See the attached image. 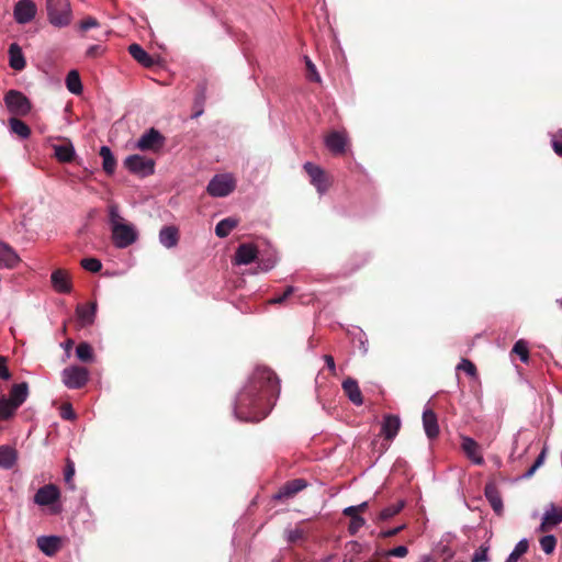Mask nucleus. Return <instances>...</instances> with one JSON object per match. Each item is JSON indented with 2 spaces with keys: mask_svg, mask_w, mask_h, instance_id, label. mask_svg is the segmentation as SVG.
I'll use <instances>...</instances> for the list:
<instances>
[{
  "mask_svg": "<svg viewBox=\"0 0 562 562\" xmlns=\"http://www.w3.org/2000/svg\"><path fill=\"white\" fill-rule=\"evenodd\" d=\"M342 514H344L345 516L350 517V519H352V517H357V516H359V515H358V507H356V506H348V507H346V508L342 510Z\"/></svg>",
  "mask_w": 562,
  "mask_h": 562,
  "instance_id": "nucleus-58",
  "label": "nucleus"
},
{
  "mask_svg": "<svg viewBox=\"0 0 562 562\" xmlns=\"http://www.w3.org/2000/svg\"><path fill=\"white\" fill-rule=\"evenodd\" d=\"M294 286H288L282 295L272 297L269 300V304H281L283 303L290 295L294 293Z\"/></svg>",
  "mask_w": 562,
  "mask_h": 562,
  "instance_id": "nucleus-51",
  "label": "nucleus"
},
{
  "mask_svg": "<svg viewBox=\"0 0 562 562\" xmlns=\"http://www.w3.org/2000/svg\"><path fill=\"white\" fill-rule=\"evenodd\" d=\"M81 267L92 273H97L102 269V263L97 258H83L80 262Z\"/></svg>",
  "mask_w": 562,
  "mask_h": 562,
  "instance_id": "nucleus-41",
  "label": "nucleus"
},
{
  "mask_svg": "<svg viewBox=\"0 0 562 562\" xmlns=\"http://www.w3.org/2000/svg\"><path fill=\"white\" fill-rule=\"evenodd\" d=\"M75 475V464L69 459L67 460L66 469H65V482L70 484L72 482V477Z\"/></svg>",
  "mask_w": 562,
  "mask_h": 562,
  "instance_id": "nucleus-54",
  "label": "nucleus"
},
{
  "mask_svg": "<svg viewBox=\"0 0 562 562\" xmlns=\"http://www.w3.org/2000/svg\"><path fill=\"white\" fill-rule=\"evenodd\" d=\"M303 537V531L300 528H294L286 531V540L289 542H296Z\"/></svg>",
  "mask_w": 562,
  "mask_h": 562,
  "instance_id": "nucleus-55",
  "label": "nucleus"
},
{
  "mask_svg": "<svg viewBox=\"0 0 562 562\" xmlns=\"http://www.w3.org/2000/svg\"><path fill=\"white\" fill-rule=\"evenodd\" d=\"M36 543L45 555L53 557L60 548V538L57 536H40Z\"/></svg>",
  "mask_w": 562,
  "mask_h": 562,
  "instance_id": "nucleus-19",
  "label": "nucleus"
},
{
  "mask_svg": "<svg viewBox=\"0 0 562 562\" xmlns=\"http://www.w3.org/2000/svg\"><path fill=\"white\" fill-rule=\"evenodd\" d=\"M7 361L8 359L5 357L0 356V378L5 381L11 379V373L7 367Z\"/></svg>",
  "mask_w": 562,
  "mask_h": 562,
  "instance_id": "nucleus-53",
  "label": "nucleus"
},
{
  "mask_svg": "<svg viewBox=\"0 0 562 562\" xmlns=\"http://www.w3.org/2000/svg\"><path fill=\"white\" fill-rule=\"evenodd\" d=\"M546 449H543L540 454L535 460L533 464L528 469V471L521 475V479H529L531 477L535 472L543 464L546 459Z\"/></svg>",
  "mask_w": 562,
  "mask_h": 562,
  "instance_id": "nucleus-43",
  "label": "nucleus"
},
{
  "mask_svg": "<svg viewBox=\"0 0 562 562\" xmlns=\"http://www.w3.org/2000/svg\"><path fill=\"white\" fill-rule=\"evenodd\" d=\"M356 507H358V512L364 510L368 507V502H363V503L357 505Z\"/></svg>",
  "mask_w": 562,
  "mask_h": 562,
  "instance_id": "nucleus-61",
  "label": "nucleus"
},
{
  "mask_svg": "<svg viewBox=\"0 0 562 562\" xmlns=\"http://www.w3.org/2000/svg\"><path fill=\"white\" fill-rule=\"evenodd\" d=\"M540 548L546 554H551L557 547V538L553 535H546L539 540Z\"/></svg>",
  "mask_w": 562,
  "mask_h": 562,
  "instance_id": "nucleus-40",
  "label": "nucleus"
},
{
  "mask_svg": "<svg viewBox=\"0 0 562 562\" xmlns=\"http://www.w3.org/2000/svg\"><path fill=\"white\" fill-rule=\"evenodd\" d=\"M128 53L136 61L145 67H150L154 64L153 57L147 52H145V49L139 44H131L128 46Z\"/></svg>",
  "mask_w": 562,
  "mask_h": 562,
  "instance_id": "nucleus-25",
  "label": "nucleus"
},
{
  "mask_svg": "<svg viewBox=\"0 0 562 562\" xmlns=\"http://www.w3.org/2000/svg\"><path fill=\"white\" fill-rule=\"evenodd\" d=\"M124 167L131 173L145 178L155 172V160L138 154H134L125 158Z\"/></svg>",
  "mask_w": 562,
  "mask_h": 562,
  "instance_id": "nucleus-5",
  "label": "nucleus"
},
{
  "mask_svg": "<svg viewBox=\"0 0 562 562\" xmlns=\"http://www.w3.org/2000/svg\"><path fill=\"white\" fill-rule=\"evenodd\" d=\"M488 550L490 547L487 544L480 546V548L474 552L471 562H488Z\"/></svg>",
  "mask_w": 562,
  "mask_h": 562,
  "instance_id": "nucleus-44",
  "label": "nucleus"
},
{
  "mask_svg": "<svg viewBox=\"0 0 562 562\" xmlns=\"http://www.w3.org/2000/svg\"><path fill=\"white\" fill-rule=\"evenodd\" d=\"M513 352H515L522 362H527L528 361V358H529V353H528V344L520 339L518 341L515 342L514 347H513Z\"/></svg>",
  "mask_w": 562,
  "mask_h": 562,
  "instance_id": "nucleus-42",
  "label": "nucleus"
},
{
  "mask_svg": "<svg viewBox=\"0 0 562 562\" xmlns=\"http://www.w3.org/2000/svg\"><path fill=\"white\" fill-rule=\"evenodd\" d=\"M47 19L55 27H66L72 21L69 0H46Z\"/></svg>",
  "mask_w": 562,
  "mask_h": 562,
  "instance_id": "nucleus-2",
  "label": "nucleus"
},
{
  "mask_svg": "<svg viewBox=\"0 0 562 562\" xmlns=\"http://www.w3.org/2000/svg\"><path fill=\"white\" fill-rule=\"evenodd\" d=\"M60 416L66 420L75 419L76 414L70 405H64L60 411Z\"/></svg>",
  "mask_w": 562,
  "mask_h": 562,
  "instance_id": "nucleus-56",
  "label": "nucleus"
},
{
  "mask_svg": "<svg viewBox=\"0 0 562 562\" xmlns=\"http://www.w3.org/2000/svg\"><path fill=\"white\" fill-rule=\"evenodd\" d=\"M325 144L333 154H342L347 144V136L342 132H333L326 137Z\"/></svg>",
  "mask_w": 562,
  "mask_h": 562,
  "instance_id": "nucleus-23",
  "label": "nucleus"
},
{
  "mask_svg": "<svg viewBox=\"0 0 562 562\" xmlns=\"http://www.w3.org/2000/svg\"><path fill=\"white\" fill-rule=\"evenodd\" d=\"M179 231L176 226H164L159 232V243L170 249L178 245Z\"/></svg>",
  "mask_w": 562,
  "mask_h": 562,
  "instance_id": "nucleus-24",
  "label": "nucleus"
},
{
  "mask_svg": "<svg viewBox=\"0 0 562 562\" xmlns=\"http://www.w3.org/2000/svg\"><path fill=\"white\" fill-rule=\"evenodd\" d=\"M405 527H406L405 525H401V526H397L392 529L383 530V531H381L380 537L381 538H391V537L397 535L400 531H402Z\"/></svg>",
  "mask_w": 562,
  "mask_h": 562,
  "instance_id": "nucleus-57",
  "label": "nucleus"
},
{
  "mask_svg": "<svg viewBox=\"0 0 562 562\" xmlns=\"http://www.w3.org/2000/svg\"><path fill=\"white\" fill-rule=\"evenodd\" d=\"M238 222L235 218L227 217L220 221L215 226V234L218 237H226L237 226Z\"/></svg>",
  "mask_w": 562,
  "mask_h": 562,
  "instance_id": "nucleus-34",
  "label": "nucleus"
},
{
  "mask_svg": "<svg viewBox=\"0 0 562 562\" xmlns=\"http://www.w3.org/2000/svg\"><path fill=\"white\" fill-rule=\"evenodd\" d=\"M562 522V503H549L543 510L541 524L538 527V531H549Z\"/></svg>",
  "mask_w": 562,
  "mask_h": 562,
  "instance_id": "nucleus-9",
  "label": "nucleus"
},
{
  "mask_svg": "<svg viewBox=\"0 0 562 562\" xmlns=\"http://www.w3.org/2000/svg\"><path fill=\"white\" fill-rule=\"evenodd\" d=\"M98 26H99V22L92 16H88L79 23V29L83 32L89 31L90 29H93V27H98Z\"/></svg>",
  "mask_w": 562,
  "mask_h": 562,
  "instance_id": "nucleus-50",
  "label": "nucleus"
},
{
  "mask_svg": "<svg viewBox=\"0 0 562 562\" xmlns=\"http://www.w3.org/2000/svg\"><path fill=\"white\" fill-rule=\"evenodd\" d=\"M16 460L18 454L15 449L9 446L0 447V468L9 470L14 467Z\"/></svg>",
  "mask_w": 562,
  "mask_h": 562,
  "instance_id": "nucleus-27",
  "label": "nucleus"
},
{
  "mask_svg": "<svg viewBox=\"0 0 562 562\" xmlns=\"http://www.w3.org/2000/svg\"><path fill=\"white\" fill-rule=\"evenodd\" d=\"M401 428V419L396 415H386L383 418L381 426V434L387 439L392 440L396 437Z\"/></svg>",
  "mask_w": 562,
  "mask_h": 562,
  "instance_id": "nucleus-21",
  "label": "nucleus"
},
{
  "mask_svg": "<svg viewBox=\"0 0 562 562\" xmlns=\"http://www.w3.org/2000/svg\"><path fill=\"white\" fill-rule=\"evenodd\" d=\"M257 258V249L251 244H241L235 252L236 265H249Z\"/></svg>",
  "mask_w": 562,
  "mask_h": 562,
  "instance_id": "nucleus-20",
  "label": "nucleus"
},
{
  "mask_svg": "<svg viewBox=\"0 0 562 562\" xmlns=\"http://www.w3.org/2000/svg\"><path fill=\"white\" fill-rule=\"evenodd\" d=\"M342 390L352 404H355L357 406H360L363 404V398H362L360 387L358 385V382L355 379H351V378L346 379L342 382Z\"/></svg>",
  "mask_w": 562,
  "mask_h": 562,
  "instance_id": "nucleus-22",
  "label": "nucleus"
},
{
  "mask_svg": "<svg viewBox=\"0 0 562 562\" xmlns=\"http://www.w3.org/2000/svg\"><path fill=\"white\" fill-rule=\"evenodd\" d=\"M165 143V136L157 128L150 127L143 133L134 147L140 151L158 153Z\"/></svg>",
  "mask_w": 562,
  "mask_h": 562,
  "instance_id": "nucleus-6",
  "label": "nucleus"
},
{
  "mask_svg": "<svg viewBox=\"0 0 562 562\" xmlns=\"http://www.w3.org/2000/svg\"><path fill=\"white\" fill-rule=\"evenodd\" d=\"M408 553V550L405 546H398L391 550H389L385 555L386 557H396V558H404Z\"/></svg>",
  "mask_w": 562,
  "mask_h": 562,
  "instance_id": "nucleus-52",
  "label": "nucleus"
},
{
  "mask_svg": "<svg viewBox=\"0 0 562 562\" xmlns=\"http://www.w3.org/2000/svg\"><path fill=\"white\" fill-rule=\"evenodd\" d=\"M18 405L13 403L10 398L7 397H0V418L1 419H8L12 417Z\"/></svg>",
  "mask_w": 562,
  "mask_h": 562,
  "instance_id": "nucleus-36",
  "label": "nucleus"
},
{
  "mask_svg": "<svg viewBox=\"0 0 562 562\" xmlns=\"http://www.w3.org/2000/svg\"><path fill=\"white\" fill-rule=\"evenodd\" d=\"M14 19L20 24L31 22L36 14V5L32 0H20L14 7Z\"/></svg>",
  "mask_w": 562,
  "mask_h": 562,
  "instance_id": "nucleus-11",
  "label": "nucleus"
},
{
  "mask_svg": "<svg viewBox=\"0 0 562 562\" xmlns=\"http://www.w3.org/2000/svg\"><path fill=\"white\" fill-rule=\"evenodd\" d=\"M100 156L102 158V167L103 170L108 175H112L116 167V160L112 154V150L108 146H102L100 148Z\"/></svg>",
  "mask_w": 562,
  "mask_h": 562,
  "instance_id": "nucleus-32",
  "label": "nucleus"
},
{
  "mask_svg": "<svg viewBox=\"0 0 562 562\" xmlns=\"http://www.w3.org/2000/svg\"><path fill=\"white\" fill-rule=\"evenodd\" d=\"M279 380L266 367H258L247 384L238 393L234 404V415L241 422L258 423L267 417L272 408V400L279 394Z\"/></svg>",
  "mask_w": 562,
  "mask_h": 562,
  "instance_id": "nucleus-1",
  "label": "nucleus"
},
{
  "mask_svg": "<svg viewBox=\"0 0 562 562\" xmlns=\"http://www.w3.org/2000/svg\"><path fill=\"white\" fill-rule=\"evenodd\" d=\"M50 282L54 290L58 293H69L71 291V283L69 276L66 271L57 269L50 276Z\"/></svg>",
  "mask_w": 562,
  "mask_h": 562,
  "instance_id": "nucleus-17",
  "label": "nucleus"
},
{
  "mask_svg": "<svg viewBox=\"0 0 562 562\" xmlns=\"http://www.w3.org/2000/svg\"><path fill=\"white\" fill-rule=\"evenodd\" d=\"M9 126L10 132L16 134L22 139H26L31 135L30 127L23 121L18 119V116L9 119Z\"/></svg>",
  "mask_w": 562,
  "mask_h": 562,
  "instance_id": "nucleus-31",
  "label": "nucleus"
},
{
  "mask_svg": "<svg viewBox=\"0 0 562 562\" xmlns=\"http://www.w3.org/2000/svg\"><path fill=\"white\" fill-rule=\"evenodd\" d=\"M66 87L72 94L79 95L82 93V83L77 70H70L66 77Z\"/></svg>",
  "mask_w": 562,
  "mask_h": 562,
  "instance_id": "nucleus-33",
  "label": "nucleus"
},
{
  "mask_svg": "<svg viewBox=\"0 0 562 562\" xmlns=\"http://www.w3.org/2000/svg\"><path fill=\"white\" fill-rule=\"evenodd\" d=\"M109 223L111 226V231L114 229L116 225L126 224L123 216L120 214L119 206L116 204H111L109 206Z\"/></svg>",
  "mask_w": 562,
  "mask_h": 562,
  "instance_id": "nucleus-38",
  "label": "nucleus"
},
{
  "mask_svg": "<svg viewBox=\"0 0 562 562\" xmlns=\"http://www.w3.org/2000/svg\"><path fill=\"white\" fill-rule=\"evenodd\" d=\"M366 524V520L363 517L361 516H357V517H352V519H350V524H349V527H348V530L350 532V535H356L360 528H362Z\"/></svg>",
  "mask_w": 562,
  "mask_h": 562,
  "instance_id": "nucleus-48",
  "label": "nucleus"
},
{
  "mask_svg": "<svg viewBox=\"0 0 562 562\" xmlns=\"http://www.w3.org/2000/svg\"><path fill=\"white\" fill-rule=\"evenodd\" d=\"M236 188V180L231 173L215 175L209 182L206 191L211 196L224 198L229 195Z\"/></svg>",
  "mask_w": 562,
  "mask_h": 562,
  "instance_id": "nucleus-4",
  "label": "nucleus"
},
{
  "mask_svg": "<svg viewBox=\"0 0 562 562\" xmlns=\"http://www.w3.org/2000/svg\"><path fill=\"white\" fill-rule=\"evenodd\" d=\"M10 67L14 70H22L25 67V59L21 47L13 43L9 47Z\"/></svg>",
  "mask_w": 562,
  "mask_h": 562,
  "instance_id": "nucleus-26",
  "label": "nucleus"
},
{
  "mask_svg": "<svg viewBox=\"0 0 562 562\" xmlns=\"http://www.w3.org/2000/svg\"><path fill=\"white\" fill-rule=\"evenodd\" d=\"M61 379L68 389H81L89 380V371L83 367L71 366L63 370Z\"/></svg>",
  "mask_w": 562,
  "mask_h": 562,
  "instance_id": "nucleus-8",
  "label": "nucleus"
},
{
  "mask_svg": "<svg viewBox=\"0 0 562 562\" xmlns=\"http://www.w3.org/2000/svg\"><path fill=\"white\" fill-rule=\"evenodd\" d=\"M423 427L426 436L429 439H435L439 435V425L437 415L435 412L428 407L423 411Z\"/></svg>",
  "mask_w": 562,
  "mask_h": 562,
  "instance_id": "nucleus-15",
  "label": "nucleus"
},
{
  "mask_svg": "<svg viewBox=\"0 0 562 562\" xmlns=\"http://www.w3.org/2000/svg\"><path fill=\"white\" fill-rule=\"evenodd\" d=\"M457 370H462L470 376L476 375L475 366L468 359H462L460 363L457 366Z\"/></svg>",
  "mask_w": 562,
  "mask_h": 562,
  "instance_id": "nucleus-47",
  "label": "nucleus"
},
{
  "mask_svg": "<svg viewBox=\"0 0 562 562\" xmlns=\"http://www.w3.org/2000/svg\"><path fill=\"white\" fill-rule=\"evenodd\" d=\"M29 385L25 382L14 384L10 391L9 398L20 407L27 398Z\"/></svg>",
  "mask_w": 562,
  "mask_h": 562,
  "instance_id": "nucleus-29",
  "label": "nucleus"
},
{
  "mask_svg": "<svg viewBox=\"0 0 562 562\" xmlns=\"http://www.w3.org/2000/svg\"><path fill=\"white\" fill-rule=\"evenodd\" d=\"M304 169L310 176L311 182L315 186L317 191L321 194L325 193L327 191V183L324 170L312 162H305Z\"/></svg>",
  "mask_w": 562,
  "mask_h": 562,
  "instance_id": "nucleus-12",
  "label": "nucleus"
},
{
  "mask_svg": "<svg viewBox=\"0 0 562 562\" xmlns=\"http://www.w3.org/2000/svg\"><path fill=\"white\" fill-rule=\"evenodd\" d=\"M529 542L526 538L519 540L514 550L509 553L505 562H518V560L528 551Z\"/></svg>",
  "mask_w": 562,
  "mask_h": 562,
  "instance_id": "nucleus-35",
  "label": "nucleus"
},
{
  "mask_svg": "<svg viewBox=\"0 0 562 562\" xmlns=\"http://www.w3.org/2000/svg\"><path fill=\"white\" fill-rule=\"evenodd\" d=\"M60 492L54 484H46L37 490L34 495V503L40 506H49L58 502Z\"/></svg>",
  "mask_w": 562,
  "mask_h": 562,
  "instance_id": "nucleus-10",
  "label": "nucleus"
},
{
  "mask_svg": "<svg viewBox=\"0 0 562 562\" xmlns=\"http://www.w3.org/2000/svg\"><path fill=\"white\" fill-rule=\"evenodd\" d=\"M20 262V257L15 250L4 241L0 240V269H12Z\"/></svg>",
  "mask_w": 562,
  "mask_h": 562,
  "instance_id": "nucleus-16",
  "label": "nucleus"
},
{
  "mask_svg": "<svg viewBox=\"0 0 562 562\" xmlns=\"http://www.w3.org/2000/svg\"><path fill=\"white\" fill-rule=\"evenodd\" d=\"M100 49L101 47L99 45H92L87 49V55L93 57Z\"/></svg>",
  "mask_w": 562,
  "mask_h": 562,
  "instance_id": "nucleus-60",
  "label": "nucleus"
},
{
  "mask_svg": "<svg viewBox=\"0 0 562 562\" xmlns=\"http://www.w3.org/2000/svg\"><path fill=\"white\" fill-rule=\"evenodd\" d=\"M551 143L554 153L562 157V128L551 135Z\"/></svg>",
  "mask_w": 562,
  "mask_h": 562,
  "instance_id": "nucleus-46",
  "label": "nucleus"
},
{
  "mask_svg": "<svg viewBox=\"0 0 562 562\" xmlns=\"http://www.w3.org/2000/svg\"><path fill=\"white\" fill-rule=\"evenodd\" d=\"M276 263H277V258L274 256L269 257L267 259L262 258L258 262V268L263 272H268L276 266Z\"/></svg>",
  "mask_w": 562,
  "mask_h": 562,
  "instance_id": "nucleus-49",
  "label": "nucleus"
},
{
  "mask_svg": "<svg viewBox=\"0 0 562 562\" xmlns=\"http://www.w3.org/2000/svg\"><path fill=\"white\" fill-rule=\"evenodd\" d=\"M304 60H305L306 69L308 71L307 78L311 81L321 82V76H319L314 63L307 56L304 57Z\"/></svg>",
  "mask_w": 562,
  "mask_h": 562,
  "instance_id": "nucleus-45",
  "label": "nucleus"
},
{
  "mask_svg": "<svg viewBox=\"0 0 562 562\" xmlns=\"http://www.w3.org/2000/svg\"><path fill=\"white\" fill-rule=\"evenodd\" d=\"M76 356L79 360L89 362L93 359V351L88 342H80L76 348Z\"/></svg>",
  "mask_w": 562,
  "mask_h": 562,
  "instance_id": "nucleus-39",
  "label": "nucleus"
},
{
  "mask_svg": "<svg viewBox=\"0 0 562 562\" xmlns=\"http://www.w3.org/2000/svg\"><path fill=\"white\" fill-rule=\"evenodd\" d=\"M484 494L494 512L501 514L503 510V501L497 488L493 484H487L484 488Z\"/></svg>",
  "mask_w": 562,
  "mask_h": 562,
  "instance_id": "nucleus-28",
  "label": "nucleus"
},
{
  "mask_svg": "<svg viewBox=\"0 0 562 562\" xmlns=\"http://www.w3.org/2000/svg\"><path fill=\"white\" fill-rule=\"evenodd\" d=\"M112 232V240L116 248H126L138 238V232L133 224L116 225Z\"/></svg>",
  "mask_w": 562,
  "mask_h": 562,
  "instance_id": "nucleus-7",
  "label": "nucleus"
},
{
  "mask_svg": "<svg viewBox=\"0 0 562 562\" xmlns=\"http://www.w3.org/2000/svg\"><path fill=\"white\" fill-rule=\"evenodd\" d=\"M97 313V303L92 302L89 305H78L76 308V315L80 326L87 327L94 323Z\"/></svg>",
  "mask_w": 562,
  "mask_h": 562,
  "instance_id": "nucleus-18",
  "label": "nucleus"
},
{
  "mask_svg": "<svg viewBox=\"0 0 562 562\" xmlns=\"http://www.w3.org/2000/svg\"><path fill=\"white\" fill-rule=\"evenodd\" d=\"M405 506L404 501H398L395 504L389 505L383 508L379 515L380 520H387L397 515Z\"/></svg>",
  "mask_w": 562,
  "mask_h": 562,
  "instance_id": "nucleus-37",
  "label": "nucleus"
},
{
  "mask_svg": "<svg viewBox=\"0 0 562 562\" xmlns=\"http://www.w3.org/2000/svg\"><path fill=\"white\" fill-rule=\"evenodd\" d=\"M307 486L304 479H295L286 482L279 492L274 495L276 499H288L293 497L296 493L303 491Z\"/></svg>",
  "mask_w": 562,
  "mask_h": 562,
  "instance_id": "nucleus-14",
  "label": "nucleus"
},
{
  "mask_svg": "<svg viewBox=\"0 0 562 562\" xmlns=\"http://www.w3.org/2000/svg\"><path fill=\"white\" fill-rule=\"evenodd\" d=\"M461 447L465 456L474 464L482 465L484 463V458L482 456L481 448L474 439H472L471 437H462Z\"/></svg>",
  "mask_w": 562,
  "mask_h": 562,
  "instance_id": "nucleus-13",
  "label": "nucleus"
},
{
  "mask_svg": "<svg viewBox=\"0 0 562 562\" xmlns=\"http://www.w3.org/2000/svg\"><path fill=\"white\" fill-rule=\"evenodd\" d=\"M4 104L13 116H25L32 110L30 99L21 91L11 89L4 94Z\"/></svg>",
  "mask_w": 562,
  "mask_h": 562,
  "instance_id": "nucleus-3",
  "label": "nucleus"
},
{
  "mask_svg": "<svg viewBox=\"0 0 562 562\" xmlns=\"http://www.w3.org/2000/svg\"><path fill=\"white\" fill-rule=\"evenodd\" d=\"M54 151L56 158L61 162H69L75 157V148L70 142L64 144L54 145Z\"/></svg>",
  "mask_w": 562,
  "mask_h": 562,
  "instance_id": "nucleus-30",
  "label": "nucleus"
},
{
  "mask_svg": "<svg viewBox=\"0 0 562 562\" xmlns=\"http://www.w3.org/2000/svg\"><path fill=\"white\" fill-rule=\"evenodd\" d=\"M324 361H325L327 368L330 370V372L335 373L336 372V366H335L334 358L330 355H325L324 356Z\"/></svg>",
  "mask_w": 562,
  "mask_h": 562,
  "instance_id": "nucleus-59",
  "label": "nucleus"
}]
</instances>
